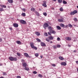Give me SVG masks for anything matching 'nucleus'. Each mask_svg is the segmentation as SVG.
<instances>
[{
	"instance_id": "nucleus-15",
	"label": "nucleus",
	"mask_w": 78,
	"mask_h": 78,
	"mask_svg": "<svg viewBox=\"0 0 78 78\" xmlns=\"http://www.w3.org/2000/svg\"><path fill=\"white\" fill-rule=\"evenodd\" d=\"M60 27H62V28H63L64 27H65V25H64V24L63 23L60 24Z\"/></svg>"
},
{
	"instance_id": "nucleus-9",
	"label": "nucleus",
	"mask_w": 78,
	"mask_h": 78,
	"mask_svg": "<svg viewBox=\"0 0 78 78\" xmlns=\"http://www.w3.org/2000/svg\"><path fill=\"white\" fill-rule=\"evenodd\" d=\"M61 65H62V66H66V65H67V64H66V63L65 62H62L61 63Z\"/></svg>"
},
{
	"instance_id": "nucleus-20",
	"label": "nucleus",
	"mask_w": 78,
	"mask_h": 78,
	"mask_svg": "<svg viewBox=\"0 0 78 78\" xmlns=\"http://www.w3.org/2000/svg\"><path fill=\"white\" fill-rule=\"evenodd\" d=\"M36 34L37 36H39L40 35V33L39 32H37L36 33Z\"/></svg>"
},
{
	"instance_id": "nucleus-55",
	"label": "nucleus",
	"mask_w": 78,
	"mask_h": 78,
	"mask_svg": "<svg viewBox=\"0 0 78 78\" xmlns=\"http://www.w3.org/2000/svg\"><path fill=\"white\" fill-rule=\"evenodd\" d=\"M76 64H78V61H76Z\"/></svg>"
},
{
	"instance_id": "nucleus-7",
	"label": "nucleus",
	"mask_w": 78,
	"mask_h": 78,
	"mask_svg": "<svg viewBox=\"0 0 78 78\" xmlns=\"http://www.w3.org/2000/svg\"><path fill=\"white\" fill-rule=\"evenodd\" d=\"M41 46H42V47H45L46 46L44 42H41Z\"/></svg>"
},
{
	"instance_id": "nucleus-21",
	"label": "nucleus",
	"mask_w": 78,
	"mask_h": 78,
	"mask_svg": "<svg viewBox=\"0 0 78 78\" xmlns=\"http://www.w3.org/2000/svg\"><path fill=\"white\" fill-rule=\"evenodd\" d=\"M56 27L58 30H61V27H59V26H57Z\"/></svg>"
},
{
	"instance_id": "nucleus-58",
	"label": "nucleus",
	"mask_w": 78,
	"mask_h": 78,
	"mask_svg": "<svg viewBox=\"0 0 78 78\" xmlns=\"http://www.w3.org/2000/svg\"><path fill=\"white\" fill-rule=\"evenodd\" d=\"M2 65H3V64H2V63L0 64V66H2Z\"/></svg>"
},
{
	"instance_id": "nucleus-36",
	"label": "nucleus",
	"mask_w": 78,
	"mask_h": 78,
	"mask_svg": "<svg viewBox=\"0 0 78 78\" xmlns=\"http://www.w3.org/2000/svg\"><path fill=\"white\" fill-rule=\"evenodd\" d=\"M36 40H37V41H38V42H41V40H40L39 38H37Z\"/></svg>"
},
{
	"instance_id": "nucleus-59",
	"label": "nucleus",
	"mask_w": 78,
	"mask_h": 78,
	"mask_svg": "<svg viewBox=\"0 0 78 78\" xmlns=\"http://www.w3.org/2000/svg\"><path fill=\"white\" fill-rule=\"evenodd\" d=\"M53 43V42L51 41L50 42V44H52Z\"/></svg>"
},
{
	"instance_id": "nucleus-44",
	"label": "nucleus",
	"mask_w": 78,
	"mask_h": 78,
	"mask_svg": "<svg viewBox=\"0 0 78 78\" xmlns=\"http://www.w3.org/2000/svg\"><path fill=\"white\" fill-rule=\"evenodd\" d=\"M51 65L53 67H55L56 66V65H55V64H51Z\"/></svg>"
},
{
	"instance_id": "nucleus-14",
	"label": "nucleus",
	"mask_w": 78,
	"mask_h": 78,
	"mask_svg": "<svg viewBox=\"0 0 78 78\" xmlns=\"http://www.w3.org/2000/svg\"><path fill=\"white\" fill-rule=\"evenodd\" d=\"M13 26L14 27H15L16 28L18 27V25L17 23H14L13 24Z\"/></svg>"
},
{
	"instance_id": "nucleus-62",
	"label": "nucleus",
	"mask_w": 78,
	"mask_h": 78,
	"mask_svg": "<svg viewBox=\"0 0 78 78\" xmlns=\"http://www.w3.org/2000/svg\"><path fill=\"white\" fill-rule=\"evenodd\" d=\"M0 78H4V77H0Z\"/></svg>"
},
{
	"instance_id": "nucleus-41",
	"label": "nucleus",
	"mask_w": 78,
	"mask_h": 78,
	"mask_svg": "<svg viewBox=\"0 0 78 78\" xmlns=\"http://www.w3.org/2000/svg\"><path fill=\"white\" fill-rule=\"evenodd\" d=\"M3 75H6V73L5 72H3Z\"/></svg>"
},
{
	"instance_id": "nucleus-23",
	"label": "nucleus",
	"mask_w": 78,
	"mask_h": 78,
	"mask_svg": "<svg viewBox=\"0 0 78 78\" xmlns=\"http://www.w3.org/2000/svg\"><path fill=\"white\" fill-rule=\"evenodd\" d=\"M35 14H36V15L37 16H38V17H39V13L38 12H35Z\"/></svg>"
},
{
	"instance_id": "nucleus-39",
	"label": "nucleus",
	"mask_w": 78,
	"mask_h": 78,
	"mask_svg": "<svg viewBox=\"0 0 78 78\" xmlns=\"http://www.w3.org/2000/svg\"><path fill=\"white\" fill-rule=\"evenodd\" d=\"M57 47H58V48H60V47H61V45H60L59 44L57 45Z\"/></svg>"
},
{
	"instance_id": "nucleus-5",
	"label": "nucleus",
	"mask_w": 78,
	"mask_h": 78,
	"mask_svg": "<svg viewBox=\"0 0 78 78\" xmlns=\"http://www.w3.org/2000/svg\"><path fill=\"white\" fill-rule=\"evenodd\" d=\"M49 25L48 23H46L44 24L43 25V27L44 28V29H46L47 27H48Z\"/></svg>"
},
{
	"instance_id": "nucleus-11",
	"label": "nucleus",
	"mask_w": 78,
	"mask_h": 78,
	"mask_svg": "<svg viewBox=\"0 0 78 78\" xmlns=\"http://www.w3.org/2000/svg\"><path fill=\"white\" fill-rule=\"evenodd\" d=\"M58 21L59 22H64V20L62 19H58Z\"/></svg>"
},
{
	"instance_id": "nucleus-22",
	"label": "nucleus",
	"mask_w": 78,
	"mask_h": 78,
	"mask_svg": "<svg viewBox=\"0 0 78 78\" xmlns=\"http://www.w3.org/2000/svg\"><path fill=\"white\" fill-rule=\"evenodd\" d=\"M58 2L59 3H62V0H58Z\"/></svg>"
},
{
	"instance_id": "nucleus-4",
	"label": "nucleus",
	"mask_w": 78,
	"mask_h": 78,
	"mask_svg": "<svg viewBox=\"0 0 78 78\" xmlns=\"http://www.w3.org/2000/svg\"><path fill=\"white\" fill-rule=\"evenodd\" d=\"M78 12L76 10H74L73 12H71L70 13V15H74L75 14H76Z\"/></svg>"
},
{
	"instance_id": "nucleus-6",
	"label": "nucleus",
	"mask_w": 78,
	"mask_h": 78,
	"mask_svg": "<svg viewBox=\"0 0 78 78\" xmlns=\"http://www.w3.org/2000/svg\"><path fill=\"white\" fill-rule=\"evenodd\" d=\"M48 30H49V32L51 31L52 30H53V28L51 27V26H49L48 27Z\"/></svg>"
},
{
	"instance_id": "nucleus-12",
	"label": "nucleus",
	"mask_w": 78,
	"mask_h": 78,
	"mask_svg": "<svg viewBox=\"0 0 78 78\" xmlns=\"http://www.w3.org/2000/svg\"><path fill=\"white\" fill-rule=\"evenodd\" d=\"M51 33H52V34H55L56 33V32L54 30H52L50 32Z\"/></svg>"
},
{
	"instance_id": "nucleus-34",
	"label": "nucleus",
	"mask_w": 78,
	"mask_h": 78,
	"mask_svg": "<svg viewBox=\"0 0 78 78\" xmlns=\"http://www.w3.org/2000/svg\"><path fill=\"white\" fill-rule=\"evenodd\" d=\"M35 55L36 57H37L38 56H39V54L38 53H36L35 54Z\"/></svg>"
},
{
	"instance_id": "nucleus-64",
	"label": "nucleus",
	"mask_w": 78,
	"mask_h": 78,
	"mask_svg": "<svg viewBox=\"0 0 78 78\" xmlns=\"http://www.w3.org/2000/svg\"><path fill=\"white\" fill-rule=\"evenodd\" d=\"M77 8L78 9V6H77Z\"/></svg>"
},
{
	"instance_id": "nucleus-43",
	"label": "nucleus",
	"mask_w": 78,
	"mask_h": 78,
	"mask_svg": "<svg viewBox=\"0 0 78 78\" xmlns=\"http://www.w3.org/2000/svg\"><path fill=\"white\" fill-rule=\"evenodd\" d=\"M60 40V38L58 37L57 38V40L58 41H59Z\"/></svg>"
},
{
	"instance_id": "nucleus-10",
	"label": "nucleus",
	"mask_w": 78,
	"mask_h": 78,
	"mask_svg": "<svg viewBox=\"0 0 78 78\" xmlns=\"http://www.w3.org/2000/svg\"><path fill=\"white\" fill-rule=\"evenodd\" d=\"M66 40H67V41H71V39H72L70 37H68L66 38Z\"/></svg>"
},
{
	"instance_id": "nucleus-56",
	"label": "nucleus",
	"mask_w": 78,
	"mask_h": 78,
	"mask_svg": "<svg viewBox=\"0 0 78 78\" xmlns=\"http://www.w3.org/2000/svg\"><path fill=\"white\" fill-rule=\"evenodd\" d=\"M9 29H10V30H12V27H10L9 28Z\"/></svg>"
},
{
	"instance_id": "nucleus-45",
	"label": "nucleus",
	"mask_w": 78,
	"mask_h": 78,
	"mask_svg": "<svg viewBox=\"0 0 78 78\" xmlns=\"http://www.w3.org/2000/svg\"><path fill=\"white\" fill-rule=\"evenodd\" d=\"M22 10L25 12L26 11V9H22Z\"/></svg>"
},
{
	"instance_id": "nucleus-28",
	"label": "nucleus",
	"mask_w": 78,
	"mask_h": 78,
	"mask_svg": "<svg viewBox=\"0 0 78 78\" xmlns=\"http://www.w3.org/2000/svg\"><path fill=\"white\" fill-rule=\"evenodd\" d=\"M46 41H47V42H49V41H50V39H49V38H46Z\"/></svg>"
},
{
	"instance_id": "nucleus-40",
	"label": "nucleus",
	"mask_w": 78,
	"mask_h": 78,
	"mask_svg": "<svg viewBox=\"0 0 78 78\" xmlns=\"http://www.w3.org/2000/svg\"><path fill=\"white\" fill-rule=\"evenodd\" d=\"M43 15H44V16H47V13L44 12L43 13Z\"/></svg>"
},
{
	"instance_id": "nucleus-37",
	"label": "nucleus",
	"mask_w": 78,
	"mask_h": 78,
	"mask_svg": "<svg viewBox=\"0 0 78 78\" xmlns=\"http://www.w3.org/2000/svg\"><path fill=\"white\" fill-rule=\"evenodd\" d=\"M44 35L45 36H48V34H47V33H46L44 34Z\"/></svg>"
},
{
	"instance_id": "nucleus-29",
	"label": "nucleus",
	"mask_w": 78,
	"mask_h": 78,
	"mask_svg": "<svg viewBox=\"0 0 78 78\" xmlns=\"http://www.w3.org/2000/svg\"><path fill=\"white\" fill-rule=\"evenodd\" d=\"M63 4H67V2H66V1L63 0Z\"/></svg>"
},
{
	"instance_id": "nucleus-17",
	"label": "nucleus",
	"mask_w": 78,
	"mask_h": 78,
	"mask_svg": "<svg viewBox=\"0 0 78 78\" xmlns=\"http://www.w3.org/2000/svg\"><path fill=\"white\" fill-rule=\"evenodd\" d=\"M0 6H1L2 8H6V5H0Z\"/></svg>"
},
{
	"instance_id": "nucleus-2",
	"label": "nucleus",
	"mask_w": 78,
	"mask_h": 78,
	"mask_svg": "<svg viewBox=\"0 0 78 78\" xmlns=\"http://www.w3.org/2000/svg\"><path fill=\"white\" fill-rule=\"evenodd\" d=\"M9 59L10 61H17V58H14L12 57H9Z\"/></svg>"
},
{
	"instance_id": "nucleus-38",
	"label": "nucleus",
	"mask_w": 78,
	"mask_h": 78,
	"mask_svg": "<svg viewBox=\"0 0 78 78\" xmlns=\"http://www.w3.org/2000/svg\"><path fill=\"white\" fill-rule=\"evenodd\" d=\"M60 11H63V9L61 7L60 9Z\"/></svg>"
},
{
	"instance_id": "nucleus-8",
	"label": "nucleus",
	"mask_w": 78,
	"mask_h": 78,
	"mask_svg": "<svg viewBox=\"0 0 78 78\" xmlns=\"http://www.w3.org/2000/svg\"><path fill=\"white\" fill-rule=\"evenodd\" d=\"M23 66V67H26L27 66V64L25 62H24L22 63Z\"/></svg>"
},
{
	"instance_id": "nucleus-48",
	"label": "nucleus",
	"mask_w": 78,
	"mask_h": 78,
	"mask_svg": "<svg viewBox=\"0 0 78 78\" xmlns=\"http://www.w3.org/2000/svg\"><path fill=\"white\" fill-rule=\"evenodd\" d=\"M17 55H18V56H20V55L19 53H17Z\"/></svg>"
},
{
	"instance_id": "nucleus-24",
	"label": "nucleus",
	"mask_w": 78,
	"mask_h": 78,
	"mask_svg": "<svg viewBox=\"0 0 78 78\" xmlns=\"http://www.w3.org/2000/svg\"><path fill=\"white\" fill-rule=\"evenodd\" d=\"M42 5L43 6H44V7H47V5H46V4L44 3L42 4Z\"/></svg>"
},
{
	"instance_id": "nucleus-1",
	"label": "nucleus",
	"mask_w": 78,
	"mask_h": 78,
	"mask_svg": "<svg viewBox=\"0 0 78 78\" xmlns=\"http://www.w3.org/2000/svg\"><path fill=\"white\" fill-rule=\"evenodd\" d=\"M30 45L32 48L34 49V50H37V47L34 46V43H30Z\"/></svg>"
},
{
	"instance_id": "nucleus-19",
	"label": "nucleus",
	"mask_w": 78,
	"mask_h": 78,
	"mask_svg": "<svg viewBox=\"0 0 78 78\" xmlns=\"http://www.w3.org/2000/svg\"><path fill=\"white\" fill-rule=\"evenodd\" d=\"M59 59L60 60H64V58L62 57H59Z\"/></svg>"
},
{
	"instance_id": "nucleus-33",
	"label": "nucleus",
	"mask_w": 78,
	"mask_h": 78,
	"mask_svg": "<svg viewBox=\"0 0 78 78\" xmlns=\"http://www.w3.org/2000/svg\"><path fill=\"white\" fill-rule=\"evenodd\" d=\"M53 48H54V49H56L57 48V47L55 45H54L53 46Z\"/></svg>"
},
{
	"instance_id": "nucleus-31",
	"label": "nucleus",
	"mask_w": 78,
	"mask_h": 78,
	"mask_svg": "<svg viewBox=\"0 0 78 78\" xmlns=\"http://www.w3.org/2000/svg\"><path fill=\"white\" fill-rule=\"evenodd\" d=\"M0 11H4V9L3 8H0Z\"/></svg>"
},
{
	"instance_id": "nucleus-47",
	"label": "nucleus",
	"mask_w": 78,
	"mask_h": 78,
	"mask_svg": "<svg viewBox=\"0 0 78 78\" xmlns=\"http://www.w3.org/2000/svg\"><path fill=\"white\" fill-rule=\"evenodd\" d=\"M17 78H21V77H20V76H17Z\"/></svg>"
},
{
	"instance_id": "nucleus-57",
	"label": "nucleus",
	"mask_w": 78,
	"mask_h": 78,
	"mask_svg": "<svg viewBox=\"0 0 78 78\" xmlns=\"http://www.w3.org/2000/svg\"><path fill=\"white\" fill-rule=\"evenodd\" d=\"M40 58H43V56H41Z\"/></svg>"
},
{
	"instance_id": "nucleus-32",
	"label": "nucleus",
	"mask_w": 78,
	"mask_h": 78,
	"mask_svg": "<svg viewBox=\"0 0 78 78\" xmlns=\"http://www.w3.org/2000/svg\"><path fill=\"white\" fill-rule=\"evenodd\" d=\"M31 11H34V10H35V9H34V8H32L31 9Z\"/></svg>"
},
{
	"instance_id": "nucleus-27",
	"label": "nucleus",
	"mask_w": 78,
	"mask_h": 78,
	"mask_svg": "<svg viewBox=\"0 0 78 78\" xmlns=\"http://www.w3.org/2000/svg\"><path fill=\"white\" fill-rule=\"evenodd\" d=\"M21 15H22V16H26V14H25V13H23Z\"/></svg>"
},
{
	"instance_id": "nucleus-35",
	"label": "nucleus",
	"mask_w": 78,
	"mask_h": 78,
	"mask_svg": "<svg viewBox=\"0 0 78 78\" xmlns=\"http://www.w3.org/2000/svg\"><path fill=\"white\" fill-rule=\"evenodd\" d=\"M68 26H69V27H70L71 28H72V24H69L68 25Z\"/></svg>"
},
{
	"instance_id": "nucleus-18",
	"label": "nucleus",
	"mask_w": 78,
	"mask_h": 78,
	"mask_svg": "<svg viewBox=\"0 0 78 78\" xmlns=\"http://www.w3.org/2000/svg\"><path fill=\"white\" fill-rule=\"evenodd\" d=\"M8 1L10 3H12L13 2V0H8Z\"/></svg>"
},
{
	"instance_id": "nucleus-52",
	"label": "nucleus",
	"mask_w": 78,
	"mask_h": 78,
	"mask_svg": "<svg viewBox=\"0 0 78 78\" xmlns=\"http://www.w3.org/2000/svg\"><path fill=\"white\" fill-rule=\"evenodd\" d=\"M24 59H21V62H24Z\"/></svg>"
},
{
	"instance_id": "nucleus-26",
	"label": "nucleus",
	"mask_w": 78,
	"mask_h": 78,
	"mask_svg": "<svg viewBox=\"0 0 78 78\" xmlns=\"http://www.w3.org/2000/svg\"><path fill=\"white\" fill-rule=\"evenodd\" d=\"M38 77H40V78H42L43 76H42V75L41 74H39L38 75Z\"/></svg>"
},
{
	"instance_id": "nucleus-61",
	"label": "nucleus",
	"mask_w": 78,
	"mask_h": 78,
	"mask_svg": "<svg viewBox=\"0 0 78 78\" xmlns=\"http://www.w3.org/2000/svg\"><path fill=\"white\" fill-rule=\"evenodd\" d=\"M53 1H54V2H56V0H52Z\"/></svg>"
},
{
	"instance_id": "nucleus-30",
	"label": "nucleus",
	"mask_w": 78,
	"mask_h": 78,
	"mask_svg": "<svg viewBox=\"0 0 78 78\" xmlns=\"http://www.w3.org/2000/svg\"><path fill=\"white\" fill-rule=\"evenodd\" d=\"M49 38L50 39V40H52L53 38V37H51V36H50L49 37Z\"/></svg>"
},
{
	"instance_id": "nucleus-16",
	"label": "nucleus",
	"mask_w": 78,
	"mask_h": 78,
	"mask_svg": "<svg viewBox=\"0 0 78 78\" xmlns=\"http://www.w3.org/2000/svg\"><path fill=\"white\" fill-rule=\"evenodd\" d=\"M16 42L18 44H19V45H21V42H20V41H16Z\"/></svg>"
},
{
	"instance_id": "nucleus-3",
	"label": "nucleus",
	"mask_w": 78,
	"mask_h": 78,
	"mask_svg": "<svg viewBox=\"0 0 78 78\" xmlns=\"http://www.w3.org/2000/svg\"><path fill=\"white\" fill-rule=\"evenodd\" d=\"M20 23L22 24H23V25H25V24H27V22L23 20H20Z\"/></svg>"
},
{
	"instance_id": "nucleus-46",
	"label": "nucleus",
	"mask_w": 78,
	"mask_h": 78,
	"mask_svg": "<svg viewBox=\"0 0 78 78\" xmlns=\"http://www.w3.org/2000/svg\"><path fill=\"white\" fill-rule=\"evenodd\" d=\"M33 73H34V74H36V73H37V72L36 71H34L33 72Z\"/></svg>"
},
{
	"instance_id": "nucleus-50",
	"label": "nucleus",
	"mask_w": 78,
	"mask_h": 78,
	"mask_svg": "<svg viewBox=\"0 0 78 78\" xmlns=\"http://www.w3.org/2000/svg\"><path fill=\"white\" fill-rule=\"evenodd\" d=\"M43 3H45V4H46V2L45 1H43Z\"/></svg>"
},
{
	"instance_id": "nucleus-51",
	"label": "nucleus",
	"mask_w": 78,
	"mask_h": 78,
	"mask_svg": "<svg viewBox=\"0 0 78 78\" xmlns=\"http://www.w3.org/2000/svg\"><path fill=\"white\" fill-rule=\"evenodd\" d=\"M67 45L68 46V47H71V45H70V44H68Z\"/></svg>"
},
{
	"instance_id": "nucleus-63",
	"label": "nucleus",
	"mask_w": 78,
	"mask_h": 78,
	"mask_svg": "<svg viewBox=\"0 0 78 78\" xmlns=\"http://www.w3.org/2000/svg\"><path fill=\"white\" fill-rule=\"evenodd\" d=\"M77 72H78V68H77Z\"/></svg>"
},
{
	"instance_id": "nucleus-54",
	"label": "nucleus",
	"mask_w": 78,
	"mask_h": 78,
	"mask_svg": "<svg viewBox=\"0 0 78 78\" xmlns=\"http://www.w3.org/2000/svg\"><path fill=\"white\" fill-rule=\"evenodd\" d=\"M48 34H49V35H51V34H50V32H48Z\"/></svg>"
},
{
	"instance_id": "nucleus-53",
	"label": "nucleus",
	"mask_w": 78,
	"mask_h": 78,
	"mask_svg": "<svg viewBox=\"0 0 78 78\" xmlns=\"http://www.w3.org/2000/svg\"><path fill=\"white\" fill-rule=\"evenodd\" d=\"M68 27V25H66L65 26V28H67Z\"/></svg>"
},
{
	"instance_id": "nucleus-60",
	"label": "nucleus",
	"mask_w": 78,
	"mask_h": 78,
	"mask_svg": "<svg viewBox=\"0 0 78 78\" xmlns=\"http://www.w3.org/2000/svg\"><path fill=\"white\" fill-rule=\"evenodd\" d=\"M73 52H74V53H75V52H76V50L74 51Z\"/></svg>"
},
{
	"instance_id": "nucleus-13",
	"label": "nucleus",
	"mask_w": 78,
	"mask_h": 78,
	"mask_svg": "<svg viewBox=\"0 0 78 78\" xmlns=\"http://www.w3.org/2000/svg\"><path fill=\"white\" fill-rule=\"evenodd\" d=\"M24 54L25 56L26 57L28 58L29 57V55L27 53H24Z\"/></svg>"
},
{
	"instance_id": "nucleus-25",
	"label": "nucleus",
	"mask_w": 78,
	"mask_h": 78,
	"mask_svg": "<svg viewBox=\"0 0 78 78\" xmlns=\"http://www.w3.org/2000/svg\"><path fill=\"white\" fill-rule=\"evenodd\" d=\"M25 70H27V71L29 70V68L27 67H25Z\"/></svg>"
},
{
	"instance_id": "nucleus-42",
	"label": "nucleus",
	"mask_w": 78,
	"mask_h": 78,
	"mask_svg": "<svg viewBox=\"0 0 78 78\" xmlns=\"http://www.w3.org/2000/svg\"><path fill=\"white\" fill-rule=\"evenodd\" d=\"M73 20L74 21H77V19L76 18H74Z\"/></svg>"
},
{
	"instance_id": "nucleus-49",
	"label": "nucleus",
	"mask_w": 78,
	"mask_h": 78,
	"mask_svg": "<svg viewBox=\"0 0 78 78\" xmlns=\"http://www.w3.org/2000/svg\"><path fill=\"white\" fill-rule=\"evenodd\" d=\"M0 42H2V39L1 38H0Z\"/></svg>"
}]
</instances>
